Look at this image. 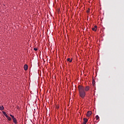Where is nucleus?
<instances>
[{
  "label": "nucleus",
  "instance_id": "nucleus-1",
  "mask_svg": "<svg viewBox=\"0 0 124 124\" xmlns=\"http://www.w3.org/2000/svg\"><path fill=\"white\" fill-rule=\"evenodd\" d=\"M79 94L80 97L84 99L86 97V92H85V87L82 86H78Z\"/></svg>",
  "mask_w": 124,
  "mask_h": 124
},
{
  "label": "nucleus",
  "instance_id": "nucleus-2",
  "mask_svg": "<svg viewBox=\"0 0 124 124\" xmlns=\"http://www.w3.org/2000/svg\"><path fill=\"white\" fill-rule=\"evenodd\" d=\"M93 113L92 112V111H88L86 114V116L87 117H89L90 116H91V115H92V114Z\"/></svg>",
  "mask_w": 124,
  "mask_h": 124
},
{
  "label": "nucleus",
  "instance_id": "nucleus-3",
  "mask_svg": "<svg viewBox=\"0 0 124 124\" xmlns=\"http://www.w3.org/2000/svg\"><path fill=\"white\" fill-rule=\"evenodd\" d=\"M89 90H90V87L89 86H87L84 88V91L85 92H88Z\"/></svg>",
  "mask_w": 124,
  "mask_h": 124
},
{
  "label": "nucleus",
  "instance_id": "nucleus-4",
  "mask_svg": "<svg viewBox=\"0 0 124 124\" xmlns=\"http://www.w3.org/2000/svg\"><path fill=\"white\" fill-rule=\"evenodd\" d=\"M24 69L25 71H27L28 69V65L27 64H25L24 66Z\"/></svg>",
  "mask_w": 124,
  "mask_h": 124
},
{
  "label": "nucleus",
  "instance_id": "nucleus-5",
  "mask_svg": "<svg viewBox=\"0 0 124 124\" xmlns=\"http://www.w3.org/2000/svg\"><path fill=\"white\" fill-rule=\"evenodd\" d=\"M13 122L15 124H17V120L16 118H15L14 119H13Z\"/></svg>",
  "mask_w": 124,
  "mask_h": 124
},
{
  "label": "nucleus",
  "instance_id": "nucleus-6",
  "mask_svg": "<svg viewBox=\"0 0 124 124\" xmlns=\"http://www.w3.org/2000/svg\"><path fill=\"white\" fill-rule=\"evenodd\" d=\"M2 113L5 116V117H8V115H7V114L6 113V112L5 111H2Z\"/></svg>",
  "mask_w": 124,
  "mask_h": 124
},
{
  "label": "nucleus",
  "instance_id": "nucleus-7",
  "mask_svg": "<svg viewBox=\"0 0 124 124\" xmlns=\"http://www.w3.org/2000/svg\"><path fill=\"white\" fill-rule=\"evenodd\" d=\"M83 121H84V123H87L88 122V119L84 118H83Z\"/></svg>",
  "mask_w": 124,
  "mask_h": 124
},
{
  "label": "nucleus",
  "instance_id": "nucleus-8",
  "mask_svg": "<svg viewBox=\"0 0 124 124\" xmlns=\"http://www.w3.org/2000/svg\"><path fill=\"white\" fill-rule=\"evenodd\" d=\"M4 109V108L3 106H0V110H3Z\"/></svg>",
  "mask_w": 124,
  "mask_h": 124
},
{
  "label": "nucleus",
  "instance_id": "nucleus-9",
  "mask_svg": "<svg viewBox=\"0 0 124 124\" xmlns=\"http://www.w3.org/2000/svg\"><path fill=\"white\" fill-rule=\"evenodd\" d=\"M6 118L8 119V121H11L12 119L10 117H9V116H8Z\"/></svg>",
  "mask_w": 124,
  "mask_h": 124
},
{
  "label": "nucleus",
  "instance_id": "nucleus-10",
  "mask_svg": "<svg viewBox=\"0 0 124 124\" xmlns=\"http://www.w3.org/2000/svg\"><path fill=\"white\" fill-rule=\"evenodd\" d=\"M67 62H72V59L70 60V58H68L67 59Z\"/></svg>",
  "mask_w": 124,
  "mask_h": 124
},
{
  "label": "nucleus",
  "instance_id": "nucleus-11",
  "mask_svg": "<svg viewBox=\"0 0 124 124\" xmlns=\"http://www.w3.org/2000/svg\"><path fill=\"white\" fill-rule=\"evenodd\" d=\"M95 118H96V120H98V119H99V117L98 116V115H96Z\"/></svg>",
  "mask_w": 124,
  "mask_h": 124
},
{
  "label": "nucleus",
  "instance_id": "nucleus-12",
  "mask_svg": "<svg viewBox=\"0 0 124 124\" xmlns=\"http://www.w3.org/2000/svg\"><path fill=\"white\" fill-rule=\"evenodd\" d=\"M33 50H34V51H38V48H34Z\"/></svg>",
  "mask_w": 124,
  "mask_h": 124
},
{
  "label": "nucleus",
  "instance_id": "nucleus-13",
  "mask_svg": "<svg viewBox=\"0 0 124 124\" xmlns=\"http://www.w3.org/2000/svg\"><path fill=\"white\" fill-rule=\"evenodd\" d=\"M92 30H93V31H96V29H95L94 28H93Z\"/></svg>",
  "mask_w": 124,
  "mask_h": 124
},
{
  "label": "nucleus",
  "instance_id": "nucleus-14",
  "mask_svg": "<svg viewBox=\"0 0 124 124\" xmlns=\"http://www.w3.org/2000/svg\"><path fill=\"white\" fill-rule=\"evenodd\" d=\"M12 119H14L15 118V116L13 115L12 117Z\"/></svg>",
  "mask_w": 124,
  "mask_h": 124
},
{
  "label": "nucleus",
  "instance_id": "nucleus-15",
  "mask_svg": "<svg viewBox=\"0 0 124 124\" xmlns=\"http://www.w3.org/2000/svg\"><path fill=\"white\" fill-rule=\"evenodd\" d=\"M12 119H14L15 118V116L13 115L12 117Z\"/></svg>",
  "mask_w": 124,
  "mask_h": 124
},
{
  "label": "nucleus",
  "instance_id": "nucleus-16",
  "mask_svg": "<svg viewBox=\"0 0 124 124\" xmlns=\"http://www.w3.org/2000/svg\"><path fill=\"white\" fill-rule=\"evenodd\" d=\"M94 28L95 29H96V28H97V26L95 25V26H94Z\"/></svg>",
  "mask_w": 124,
  "mask_h": 124
},
{
  "label": "nucleus",
  "instance_id": "nucleus-17",
  "mask_svg": "<svg viewBox=\"0 0 124 124\" xmlns=\"http://www.w3.org/2000/svg\"><path fill=\"white\" fill-rule=\"evenodd\" d=\"M82 124H87V123L86 122H83V123Z\"/></svg>",
  "mask_w": 124,
  "mask_h": 124
},
{
  "label": "nucleus",
  "instance_id": "nucleus-18",
  "mask_svg": "<svg viewBox=\"0 0 124 124\" xmlns=\"http://www.w3.org/2000/svg\"><path fill=\"white\" fill-rule=\"evenodd\" d=\"M87 12L88 13H90V10H87Z\"/></svg>",
  "mask_w": 124,
  "mask_h": 124
},
{
  "label": "nucleus",
  "instance_id": "nucleus-19",
  "mask_svg": "<svg viewBox=\"0 0 124 124\" xmlns=\"http://www.w3.org/2000/svg\"><path fill=\"white\" fill-rule=\"evenodd\" d=\"M10 116L12 117V116H13V115L10 114Z\"/></svg>",
  "mask_w": 124,
  "mask_h": 124
}]
</instances>
